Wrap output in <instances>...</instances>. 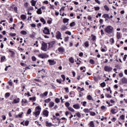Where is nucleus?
<instances>
[{
	"label": "nucleus",
	"mask_w": 127,
	"mask_h": 127,
	"mask_svg": "<svg viewBox=\"0 0 127 127\" xmlns=\"http://www.w3.org/2000/svg\"><path fill=\"white\" fill-rule=\"evenodd\" d=\"M104 31L106 33L108 34H111V33H113L114 32V27L112 26H107L105 29Z\"/></svg>",
	"instance_id": "obj_1"
},
{
	"label": "nucleus",
	"mask_w": 127,
	"mask_h": 127,
	"mask_svg": "<svg viewBox=\"0 0 127 127\" xmlns=\"http://www.w3.org/2000/svg\"><path fill=\"white\" fill-rule=\"evenodd\" d=\"M47 48H48L47 44L44 42H42L41 50H43V51L46 52L47 51Z\"/></svg>",
	"instance_id": "obj_2"
},
{
	"label": "nucleus",
	"mask_w": 127,
	"mask_h": 127,
	"mask_svg": "<svg viewBox=\"0 0 127 127\" xmlns=\"http://www.w3.org/2000/svg\"><path fill=\"white\" fill-rule=\"evenodd\" d=\"M36 112H35V116H39L40 114V111H41V108L39 106L36 107Z\"/></svg>",
	"instance_id": "obj_3"
},
{
	"label": "nucleus",
	"mask_w": 127,
	"mask_h": 127,
	"mask_svg": "<svg viewBox=\"0 0 127 127\" xmlns=\"http://www.w3.org/2000/svg\"><path fill=\"white\" fill-rule=\"evenodd\" d=\"M43 33L45 34H47V35H50V30L47 27H45L43 31Z\"/></svg>",
	"instance_id": "obj_4"
},
{
	"label": "nucleus",
	"mask_w": 127,
	"mask_h": 127,
	"mask_svg": "<svg viewBox=\"0 0 127 127\" xmlns=\"http://www.w3.org/2000/svg\"><path fill=\"white\" fill-rule=\"evenodd\" d=\"M61 32L60 31H58L56 33V38L57 39H61V40H62V38L61 37L62 36Z\"/></svg>",
	"instance_id": "obj_5"
},
{
	"label": "nucleus",
	"mask_w": 127,
	"mask_h": 127,
	"mask_svg": "<svg viewBox=\"0 0 127 127\" xmlns=\"http://www.w3.org/2000/svg\"><path fill=\"white\" fill-rule=\"evenodd\" d=\"M104 70L106 72H111V71H112V70H113V68H112L111 67L109 66L108 65H106L104 67Z\"/></svg>",
	"instance_id": "obj_6"
},
{
	"label": "nucleus",
	"mask_w": 127,
	"mask_h": 127,
	"mask_svg": "<svg viewBox=\"0 0 127 127\" xmlns=\"http://www.w3.org/2000/svg\"><path fill=\"white\" fill-rule=\"evenodd\" d=\"M48 62L49 63L50 65H55V64H56V62L54 60H49Z\"/></svg>",
	"instance_id": "obj_7"
},
{
	"label": "nucleus",
	"mask_w": 127,
	"mask_h": 127,
	"mask_svg": "<svg viewBox=\"0 0 127 127\" xmlns=\"http://www.w3.org/2000/svg\"><path fill=\"white\" fill-rule=\"evenodd\" d=\"M58 51L60 53H64V52H65V49L63 47H60L58 49Z\"/></svg>",
	"instance_id": "obj_8"
},
{
	"label": "nucleus",
	"mask_w": 127,
	"mask_h": 127,
	"mask_svg": "<svg viewBox=\"0 0 127 127\" xmlns=\"http://www.w3.org/2000/svg\"><path fill=\"white\" fill-rule=\"evenodd\" d=\"M61 30L63 31H65L66 29H68V27H67V26L65 25H63L61 28Z\"/></svg>",
	"instance_id": "obj_9"
},
{
	"label": "nucleus",
	"mask_w": 127,
	"mask_h": 127,
	"mask_svg": "<svg viewBox=\"0 0 127 127\" xmlns=\"http://www.w3.org/2000/svg\"><path fill=\"white\" fill-rule=\"evenodd\" d=\"M121 81L123 84L127 83V79L126 77H123L122 79H121Z\"/></svg>",
	"instance_id": "obj_10"
},
{
	"label": "nucleus",
	"mask_w": 127,
	"mask_h": 127,
	"mask_svg": "<svg viewBox=\"0 0 127 127\" xmlns=\"http://www.w3.org/2000/svg\"><path fill=\"white\" fill-rule=\"evenodd\" d=\"M43 115L44 116H45V117H48V115L49 114V112H48L47 110H44L43 111Z\"/></svg>",
	"instance_id": "obj_11"
},
{
	"label": "nucleus",
	"mask_w": 127,
	"mask_h": 127,
	"mask_svg": "<svg viewBox=\"0 0 127 127\" xmlns=\"http://www.w3.org/2000/svg\"><path fill=\"white\" fill-rule=\"evenodd\" d=\"M19 102V98H16L15 99L13 100L14 104H17Z\"/></svg>",
	"instance_id": "obj_12"
},
{
	"label": "nucleus",
	"mask_w": 127,
	"mask_h": 127,
	"mask_svg": "<svg viewBox=\"0 0 127 127\" xmlns=\"http://www.w3.org/2000/svg\"><path fill=\"white\" fill-rule=\"evenodd\" d=\"M102 17H104V18H108L110 19V16L108 14H104L103 15Z\"/></svg>",
	"instance_id": "obj_13"
},
{
	"label": "nucleus",
	"mask_w": 127,
	"mask_h": 127,
	"mask_svg": "<svg viewBox=\"0 0 127 127\" xmlns=\"http://www.w3.org/2000/svg\"><path fill=\"white\" fill-rule=\"evenodd\" d=\"M74 109H80V105L79 104H75L73 106Z\"/></svg>",
	"instance_id": "obj_14"
},
{
	"label": "nucleus",
	"mask_w": 127,
	"mask_h": 127,
	"mask_svg": "<svg viewBox=\"0 0 127 127\" xmlns=\"http://www.w3.org/2000/svg\"><path fill=\"white\" fill-rule=\"evenodd\" d=\"M46 127H52V126H53L52 125V123H49V122H48V121H46Z\"/></svg>",
	"instance_id": "obj_15"
},
{
	"label": "nucleus",
	"mask_w": 127,
	"mask_h": 127,
	"mask_svg": "<svg viewBox=\"0 0 127 127\" xmlns=\"http://www.w3.org/2000/svg\"><path fill=\"white\" fill-rule=\"evenodd\" d=\"M31 3H32V6H35V4H36V1H35L34 0H32L31 1Z\"/></svg>",
	"instance_id": "obj_16"
},
{
	"label": "nucleus",
	"mask_w": 127,
	"mask_h": 127,
	"mask_svg": "<svg viewBox=\"0 0 127 127\" xmlns=\"http://www.w3.org/2000/svg\"><path fill=\"white\" fill-rule=\"evenodd\" d=\"M38 14H42V11H41V8H40L37 11Z\"/></svg>",
	"instance_id": "obj_17"
},
{
	"label": "nucleus",
	"mask_w": 127,
	"mask_h": 127,
	"mask_svg": "<svg viewBox=\"0 0 127 127\" xmlns=\"http://www.w3.org/2000/svg\"><path fill=\"white\" fill-rule=\"evenodd\" d=\"M117 112H118V111H117V110H116L115 109H112L111 110L112 114H117Z\"/></svg>",
	"instance_id": "obj_18"
},
{
	"label": "nucleus",
	"mask_w": 127,
	"mask_h": 127,
	"mask_svg": "<svg viewBox=\"0 0 127 127\" xmlns=\"http://www.w3.org/2000/svg\"><path fill=\"white\" fill-rule=\"evenodd\" d=\"M21 18L23 20H24L26 19V15H21Z\"/></svg>",
	"instance_id": "obj_19"
},
{
	"label": "nucleus",
	"mask_w": 127,
	"mask_h": 127,
	"mask_svg": "<svg viewBox=\"0 0 127 127\" xmlns=\"http://www.w3.org/2000/svg\"><path fill=\"white\" fill-rule=\"evenodd\" d=\"M4 60H5V56H2L0 58L1 62H4Z\"/></svg>",
	"instance_id": "obj_20"
},
{
	"label": "nucleus",
	"mask_w": 127,
	"mask_h": 127,
	"mask_svg": "<svg viewBox=\"0 0 127 127\" xmlns=\"http://www.w3.org/2000/svg\"><path fill=\"white\" fill-rule=\"evenodd\" d=\"M40 21L43 23V24H45V23H46V21L43 18L40 19Z\"/></svg>",
	"instance_id": "obj_21"
},
{
	"label": "nucleus",
	"mask_w": 127,
	"mask_h": 127,
	"mask_svg": "<svg viewBox=\"0 0 127 127\" xmlns=\"http://www.w3.org/2000/svg\"><path fill=\"white\" fill-rule=\"evenodd\" d=\"M69 95L71 97H74L75 96V92L74 91H71L69 93Z\"/></svg>",
	"instance_id": "obj_22"
},
{
	"label": "nucleus",
	"mask_w": 127,
	"mask_h": 127,
	"mask_svg": "<svg viewBox=\"0 0 127 127\" xmlns=\"http://www.w3.org/2000/svg\"><path fill=\"white\" fill-rule=\"evenodd\" d=\"M49 106L50 108H53V107H54V102H51L49 104Z\"/></svg>",
	"instance_id": "obj_23"
},
{
	"label": "nucleus",
	"mask_w": 127,
	"mask_h": 127,
	"mask_svg": "<svg viewBox=\"0 0 127 127\" xmlns=\"http://www.w3.org/2000/svg\"><path fill=\"white\" fill-rule=\"evenodd\" d=\"M45 58H48V55H47V54L45 53L43 54V59H44Z\"/></svg>",
	"instance_id": "obj_24"
},
{
	"label": "nucleus",
	"mask_w": 127,
	"mask_h": 127,
	"mask_svg": "<svg viewBox=\"0 0 127 127\" xmlns=\"http://www.w3.org/2000/svg\"><path fill=\"white\" fill-rule=\"evenodd\" d=\"M68 21H69V19L64 18V19H63L64 23H66V22H68Z\"/></svg>",
	"instance_id": "obj_25"
},
{
	"label": "nucleus",
	"mask_w": 127,
	"mask_h": 127,
	"mask_svg": "<svg viewBox=\"0 0 127 127\" xmlns=\"http://www.w3.org/2000/svg\"><path fill=\"white\" fill-rule=\"evenodd\" d=\"M89 126L91 127H95V124H94V122L93 121H91L90 124Z\"/></svg>",
	"instance_id": "obj_26"
},
{
	"label": "nucleus",
	"mask_w": 127,
	"mask_h": 127,
	"mask_svg": "<svg viewBox=\"0 0 127 127\" xmlns=\"http://www.w3.org/2000/svg\"><path fill=\"white\" fill-rule=\"evenodd\" d=\"M68 110L69 111H70V112H72L73 113H74L75 112V110L72 107H68Z\"/></svg>",
	"instance_id": "obj_27"
},
{
	"label": "nucleus",
	"mask_w": 127,
	"mask_h": 127,
	"mask_svg": "<svg viewBox=\"0 0 127 127\" xmlns=\"http://www.w3.org/2000/svg\"><path fill=\"white\" fill-rule=\"evenodd\" d=\"M104 8L107 10V11H109V10H110V8H109V6L107 5H104Z\"/></svg>",
	"instance_id": "obj_28"
},
{
	"label": "nucleus",
	"mask_w": 127,
	"mask_h": 127,
	"mask_svg": "<svg viewBox=\"0 0 127 127\" xmlns=\"http://www.w3.org/2000/svg\"><path fill=\"white\" fill-rule=\"evenodd\" d=\"M69 62H70V63H74V59H73V58L72 57H70L69 59Z\"/></svg>",
	"instance_id": "obj_29"
},
{
	"label": "nucleus",
	"mask_w": 127,
	"mask_h": 127,
	"mask_svg": "<svg viewBox=\"0 0 127 127\" xmlns=\"http://www.w3.org/2000/svg\"><path fill=\"white\" fill-rule=\"evenodd\" d=\"M20 33L23 35H26V34H27V32H26L25 31H21Z\"/></svg>",
	"instance_id": "obj_30"
},
{
	"label": "nucleus",
	"mask_w": 127,
	"mask_h": 127,
	"mask_svg": "<svg viewBox=\"0 0 127 127\" xmlns=\"http://www.w3.org/2000/svg\"><path fill=\"white\" fill-rule=\"evenodd\" d=\"M117 37L118 39L121 38V33H119V32H117Z\"/></svg>",
	"instance_id": "obj_31"
},
{
	"label": "nucleus",
	"mask_w": 127,
	"mask_h": 127,
	"mask_svg": "<svg viewBox=\"0 0 127 127\" xmlns=\"http://www.w3.org/2000/svg\"><path fill=\"white\" fill-rule=\"evenodd\" d=\"M22 115H23V112H21L20 114H18V115L16 116V118H21L22 117Z\"/></svg>",
	"instance_id": "obj_32"
},
{
	"label": "nucleus",
	"mask_w": 127,
	"mask_h": 127,
	"mask_svg": "<svg viewBox=\"0 0 127 127\" xmlns=\"http://www.w3.org/2000/svg\"><path fill=\"white\" fill-rule=\"evenodd\" d=\"M91 37L93 41H95L96 40V36L94 35H91Z\"/></svg>",
	"instance_id": "obj_33"
},
{
	"label": "nucleus",
	"mask_w": 127,
	"mask_h": 127,
	"mask_svg": "<svg viewBox=\"0 0 127 127\" xmlns=\"http://www.w3.org/2000/svg\"><path fill=\"white\" fill-rule=\"evenodd\" d=\"M36 98L35 97H32L29 98L30 101H32L33 102V101H35Z\"/></svg>",
	"instance_id": "obj_34"
},
{
	"label": "nucleus",
	"mask_w": 127,
	"mask_h": 127,
	"mask_svg": "<svg viewBox=\"0 0 127 127\" xmlns=\"http://www.w3.org/2000/svg\"><path fill=\"white\" fill-rule=\"evenodd\" d=\"M22 103H23L24 104H26L27 103H28L27 100H26V99H23L22 100Z\"/></svg>",
	"instance_id": "obj_35"
},
{
	"label": "nucleus",
	"mask_w": 127,
	"mask_h": 127,
	"mask_svg": "<svg viewBox=\"0 0 127 127\" xmlns=\"http://www.w3.org/2000/svg\"><path fill=\"white\" fill-rule=\"evenodd\" d=\"M55 44V41H52L48 43V44H49V45H51L52 47L53 46V45H54Z\"/></svg>",
	"instance_id": "obj_36"
},
{
	"label": "nucleus",
	"mask_w": 127,
	"mask_h": 127,
	"mask_svg": "<svg viewBox=\"0 0 127 127\" xmlns=\"http://www.w3.org/2000/svg\"><path fill=\"white\" fill-rule=\"evenodd\" d=\"M83 112H84V113H90V110L88 109H84Z\"/></svg>",
	"instance_id": "obj_37"
},
{
	"label": "nucleus",
	"mask_w": 127,
	"mask_h": 127,
	"mask_svg": "<svg viewBox=\"0 0 127 127\" xmlns=\"http://www.w3.org/2000/svg\"><path fill=\"white\" fill-rule=\"evenodd\" d=\"M84 45L86 47H89V43L88 41H86L84 43Z\"/></svg>",
	"instance_id": "obj_38"
},
{
	"label": "nucleus",
	"mask_w": 127,
	"mask_h": 127,
	"mask_svg": "<svg viewBox=\"0 0 127 127\" xmlns=\"http://www.w3.org/2000/svg\"><path fill=\"white\" fill-rule=\"evenodd\" d=\"M51 101V99L50 98H48L47 99L45 100V103H49Z\"/></svg>",
	"instance_id": "obj_39"
},
{
	"label": "nucleus",
	"mask_w": 127,
	"mask_h": 127,
	"mask_svg": "<svg viewBox=\"0 0 127 127\" xmlns=\"http://www.w3.org/2000/svg\"><path fill=\"white\" fill-rule=\"evenodd\" d=\"M9 35H10V36H12L13 37L16 36V33H10Z\"/></svg>",
	"instance_id": "obj_40"
},
{
	"label": "nucleus",
	"mask_w": 127,
	"mask_h": 127,
	"mask_svg": "<svg viewBox=\"0 0 127 127\" xmlns=\"http://www.w3.org/2000/svg\"><path fill=\"white\" fill-rule=\"evenodd\" d=\"M9 86H12V81H11V79H10L8 82Z\"/></svg>",
	"instance_id": "obj_41"
},
{
	"label": "nucleus",
	"mask_w": 127,
	"mask_h": 127,
	"mask_svg": "<svg viewBox=\"0 0 127 127\" xmlns=\"http://www.w3.org/2000/svg\"><path fill=\"white\" fill-rule=\"evenodd\" d=\"M87 100L91 101L92 100V96L90 95L87 96Z\"/></svg>",
	"instance_id": "obj_42"
},
{
	"label": "nucleus",
	"mask_w": 127,
	"mask_h": 127,
	"mask_svg": "<svg viewBox=\"0 0 127 127\" xmlns=\"http://www.w3.org/2000/svg\"><path fill=\"white\" fill-rule=\"evenodd\" d=\"M55 102L56 103H60V99L59 98H56L55 99Z\"/></svg>",
	"instance_id": "obj_43"
},
{
	"label": "nucleus",
	"mask_w": 127,
	"mask_h": 127,
	"mask_svg": "<svg viewBox=\"0 0 127 127\" xmlns=\"http://www.w3.org/2000/svg\"><path fill=\"white\" fill-rule=\"evenodd\" d=\"M89 62L91 64H95V61L92 59L90 60Z\"/></svg>",
	"instance_id": "obj_44"
},
{
	"label": "nucleus",
	"mask_w": 127,
	"mask_h": 127,
	"mask_svg": "<svg viewBox=\"0 0 127 127\" xmlns=\"http://www.w3.org/2000/svg\"><path fill=\"white\" fill-rule=\"evenodd\" d=\"M62 78L63 79V81H65L66 77H65V75L64 74H62L61 75Z\"/></svg>",
	"instance_id": "obj_45"
},
{
	"label": "nucleus",
	"mask_w": 127,
	"mask_h": 127,
	"mask_svg": "<svg viewBox=\"0 0 127 127\" xmlns=\"http://www.w3.org/2000/svg\"><path fill=\"white\" fill-rule=\"evenodd\" d=\"M9 96H10V93H9L8 92L5 93V97H9Z\"/></svg>",
	"instance_id": "obj_46"
},
{
	"label": "nucleus",
	"mask_w": 127,
	"mask_h": 127,
	"mask_svg": "<svg viewBox=\"0 0 127 127\" xmlns=\"http://www.w3.org/2000/svg\"><path fill=\"white\" fill-rule=\"evenodd\" d=\"M9 52H10L11 54V56H12L13 55H14V54H15L14 53V52L11 51V50H9Z\"/></svg>",
	"instance_id": "obj_47"
},
{
	"label": "nucleus",
	"mask_w": 127,
	"mask_h": 127,
	"mask_svg": "<svg viewBox=\"0 0 127 127\" xmlns=\"http://www.w3.org/2000/svg\"><path fill=\"white\" fill-rule=\"evenodd\" d=\"M68 40H69V37H65L64 38L65 42H67V41H68Z\"/></svg>",
	"instance_id": "obj_48"
},
{
	"label": "nucleus",
	"mask_w": 127,
	"mask_h": 127,
	"mask_svg": "<svg viewBox=\"0 0 127 127\" xmlns=\"http://www.w3.org/2000/svg\"><path fill=\"white\" fill-rule=\"evenodd\" d=\"M31 59H32V61L35 62L36 60V58L35 56H33V57H32Z\"/></svg>",
	"instance_id": "obj_49"
},
{
	"label": "nucleus",
	"mask_w": 127,
	"mask_h": 127,
	"mask_svg": "<svg viewBox=\"0 0 127 127\" xmlns=\"http://www.w3.org/2000/svg\"><path fill=\"white\" fill-rule=\"evenodd\" d=\"M69 106H70V103H69V102L65 103V107H67V108H69Z\"/></svg>",
	"instance_id": "obj_50"
},
{
	"label": "nucleus",
	"mask_w": 127,
	"mask_h": 127,
	"mask_svg": "<svg viewBox=\"0 0 127 127\" xmlns=\"http://www.w3.org/2000/svg\"><path fill=\"white\" fill-rule=\"evenodd\" d=\"M100 85H101V87H105L106 83L103 82V83H101Z\"/></svg>",
	"instance_id": "obj_51"
},
{
	"label": "nucleus",
	"mask_w": 127,
	"mask_h": 127,
	"mask_svg": "<svg viewBox=\"0 0 127 127\" xmlns=\"http://www.w3.org/2000/svg\"><path fill=\"white\" fill-rule=\"evenodd\" d=\"M31 113V109H29L28 110V111H27V114L28 115H30Z\"/></svg>",
	"instance_id": "obj_52"
},
{
	"label": "nucleus",
	"mask_w": 127,
	"mask_h": 127,
	"mask_svg": "<svg viewBox=\"0 0 127 127\" xmlns=\"http://www.w3.org/2000/svg\"><path fill=\"white\" fill-rule=\"evenodd\" d=\"M75 116H77L78 118H81V114H80L79 113H76Z\"/></svg>",
	"instance_id": "obj_53"
},
{
	"label": "nucleus",
	"mask_w": 127,
	"mask_h": 127,
	"mask_svg": "<svg viewBox=\"0 0 127 127\" xmlns=\"http://www.w3.org/2000/svg\"><path fill=\"white\" fill-rule=\"evenodd\" d=\"M110 42H111V43H115V40H114V38L110 39Z\"/></svg>",
	"instance_id": "obj_54"
},
{
	"label": "nucleus",
	"mask_w": 127,
	"mask_h": 127,
	"mask_svg": "<svg viewBox=\"0 0 127 127\" xmlns=\"http://www.w3.org/2000/svg\"><path fill=\"white\" fill-rule=\"evenodd\" d=\"M28 125H29V121H26L25 122V126H26V127H27Z\"/></svg>",
	"instance_id": "obj_55"
},
{
	"label": "nucleus",
	"mask_w": 127,
	"mask_h": 127,
	"mask_svg": "<svg viewBox=\"0 0 127 127\" xmlns=\"http://www.w3.org/2000/svg\"><path fill=\"white\" fill-rule=\"evenodd\" d=\"M38 57H39V58H41L42 59H43V54H39L38 55Z\"/></svg>",
	"instance_id": "obj_56"
},
{
	"label": "nucleus",
	"mask_w": 127,
	"mask_h": 127,
	"mask_svg": "<svg viewBox=\"0 0 127 127\" xmlns=\"http://www.w3.org/2000/svg\"><path fill=\"white\" fill-rule=\"evenodd\" d=\"M57 82H58V83H59V84H61V83H62V79H57Z\"/></svg>",
	"instance_id": "obj_57"
},
{
	"label": "nucleus",
	"mask_w": 127,
	"mask_h": 127,
	"mask_svg": "<svg viewBox=\"0 0 127 127\" xmlns=\"http://www.w3.org/2000/svg\"><path fill=\"white\" fill-rule=\"evenodd\" d=\"M120 119H121L122 120H125V115H122L120 116Z\"/></svg>",
	"instance_id": "obj_58"
},
{
	"label": "nucleus",
	"mask_w": 127,
	"mask_h": 127,
	"mask_svg": "<svg viewBox=\"0 0 127 127\" xmlns=\"http://www.w3.org/2000/svg\"><path fill=\"white\" fill-rule=\"evenodd\" d=\"M95 10H100V7L99 6H94Z\"/></svg>",
	"instance_id": "obj_59"
},
{
	"label": "nucleus",
	"mask_w": 127,
	"mask_h": 127,
	"mask_svg": "<svg viewBox=\"0 0 127 127\" xmlns=\"http://www.w3.org/2000/svg\"><path fill=\"white\" fill-rule=\"evenodd\" d=\"M69 25L71 27H72V26H74V25H75V22H73L72 23H70Z\"/></svg>",
	"instance_id": "obj_60"
},
{
	"label": "nucleus",
	"mask_w": 127,
	"mask_h": 127,
	"mask_svg": "<svg viewBox=\"0 0 127 127\" xmlns=\"http://www.w3.org/2000/svg\"><path fill=\"white\" fill-rule=\"evenodd\" d=\"M65 34H68V35H71V32L67 31L65 32Z\"/></svg>",
	"instance_id": "obj_61"
},
{
	"label": "nucleus",
	"mask_w": 127,
	"mask_h": 127,
	"mask_svg": "<svg viewBox=\"0 0 127 127\" xmlns=\"http://www.w3.org/2000/svg\"><path fill=\"white\" fill-rule=\"evenodd\" d=\"M91 116H96V113L95 112H90Z\"/></svg>",
	"instance_id": "obj_62"
},
{
	"label": "nucleus",
	"mask_w": 127,
	"mask_h": 127,
	"mask_svg": "<svg viewBox=\"0 0 127 127\" xmlns=\"http://www.w3.org/2000/svg\"><path fill=\"white\" fill-rule=\"evenodd\" d=\"M127 55H125L124 56V57L123 58L124 61H126V59H127Z\"/></svg>",
	"instance_id": "obj_63"
},
{
	"label": "nucleus",
	"mask_w": 127,
	"mask_h": 127,
	"mask_svg": "<svg viewBox=\"0 0 127 127\" xmlns=\"http://www.w3.org/2000/svg\"><path fill=\"white\" fill-rule=\"evenodd\" d=\"M101 110H106V107L105 106H102L101 107Z\"/></svg>",
	"instance_id": "obj_64"
}]
</instances>
